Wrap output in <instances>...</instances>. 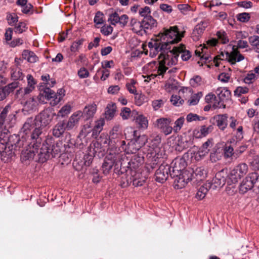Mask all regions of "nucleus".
Segmentation results:
<instances>
[{
    "label": "nucleus",
    "instance_id": "obj_1",
    "mask_svg": "<svg viewBox=\"0 0 259 259\" xmlns=\"http://www.w3.org/2000/svg\"><path fill=\"white\" fill-rule=\"evenodd\" d=\"M53 115L50 110L46 109L36 116L34 119L32 117L27 118L21 128V133L26 136L30 135V139L41 140L42 130L50 123Z\"/></svg>",
    "mask_w": 259,
    "mask_h": 259
},
{
    "label": "nucleus",
    "instance_id": "obj_2",
    "mask_svg": "<svg viewBox=\"0 0 259 259\" xmlns=\"http://www.w3.org/2000/svg\"><path fill=\"white\" fill-rule=\"evenodd\" d=\"M0 135V156L2 161L5 162L15 155V151L24 145V141L20 139L19 136L14 135L9 138L8 134L1 133Z\"/></svg>",
    "mask_w": 259,
    "mask_h": 259
},
{
    "label": "nucleus",
    "instance_id": "obj_3",
    "mask_svg": "<svg viewBox=\"0 0 259 259\" xmlns=\"http://www.w3.org/2000/svg\"><path fill=\"white\" fill-rule=\"evenodd\" d=\"M129 165L127 166H123V163L120 159L117 160L115 164L114 171L118 175L126 173L127 183H132L135 187L141 186L145 182V178L142 177L140 172L133 170Z\"/></svg>",
    "mask_w": 259,
    "mask_h": 259
},
{
    "label": "nucleus",
    "instance_id": "obj_4",
    "mask_svg": "<svg viewBox=\"0 0 259 259\" xmlns=\"http://www.w3.org/2000/svg\"><path fill=\"white\" fill-rule=\"evenodd\" d=\"M179 54L177 53L176 49L174 47L171 50L165 51L161 52L158 56L159 66L157 72L159 75L163 76L164 73L168 69L166 65L169 66L177 64Z\"/></svg>",
    "mask_w": 259,
    "mask_h": 259
},
{
    "label": "nucleus",
    "instance_id": "obj_5",
    "mask_svg": "<svg viewBox=\"0 0 259 259\" xmlns=\"http://www.w3.org/2000/svg\"><path fill=\"white\" fill-rule=\"evenodd\" d=\"M206 175V170L202 167H197L195 170L189 168V170L183 172L182 178L177 179L175 181V188L180 189L184 188L192 179L196 178L197 181L202 180Z\"/></svg>",
    "mask_w": 259,
    "mask_h": 259
},
{
    "label": "nucleus",
    "instance_id": "obj_6",
    "mask_svg": "<svg viewBox=\"0 0 259 259\" xmlns=\"http://www.w3.org/2000/svg\"><path fill=\"white\" fill-rule=\"evenodd\" d=\"M183 36V34L179 32L177 26L164 28L163 32L159 33L157 36L163 44H164L167 51L171 49L170 45L178 43Z\"/></svg>",
    "mask_w": 259,
    "mask_h": 259
},
{
    "label": "nucleus",
    "instance_id": "obj_7",
    "mask_svg": "<svg viewBox=\"0 0 259 259\" xmlns=\"http://www.w3.org/2000/svg\"><path fill=\"white\" fill-rule=\"evenodd\" d=\"M26 137L22 136V139L24 138L27 139L28 141L31 142H26V149L22 151L21 155V159L22 161L26 160H30L33 159L36 156V151L37 150V147L39 146L41 140H34L30 139V135H27Z\"/></svg>",
    "mask_w": 259,
    "mask_h": 259
},
{
    "label": "nucleus",
    "instance_id": "obj_8",
    "mask_svg": "<svg viewBox=\"0 0 259 259\" xmlns=\"http://www.w3.org/2000/svg\"><path fill=\"white\" fill-rule=\"evenodd\" d=\"M187 166V162L184 158H176L171 163L170 177L174 179V187H175V181L177 179L183 177V172L185 170H189V168L185 169Z\"/></svg>",
    "mask_w": 259,
    "mask_h": 259
},
{
    "label": "nucleus",
    "instance_id": "obj_9",
    "mask_svg": "<svg viewBox=\"0 0 259 259\" xmlns=\"http://www.w3.org/2000/svg\"><path fill=\"white\" fill-rule=\"evenodd\" d=\"M121 156L119 153H109L105 157L102 166V170L105 175H107L110 172L112 167H115V164L117 160L120 159Z\"/></svg>",
    "mask_w": 259,
    "mask_h": 259
},
{
    "label": "nucleus",
    "instance_id": "obj_10",
    "mask_svg": "<svg viewBox=\"0 0 259 259\" xmlns=\"http://www.w3.org/2000/svg\"><path fill=\"white\" fill-rule=\"evenodd\" d=\"M228 177V173L227 169H223L218 171L212 179L211 182H207L211 185V188L215 189L218 188L222 187L225 184L227 183Z\"/></svg>",
    "mask_w": 259,
    "mask_h": 259
},
{
    "label": "nucleus",
    "instance_id": "obj_11",
    "mask_svg": "<svg viewBox=\"0 0 259 259\" xmlns=\"http://www.w3.org/2000/svg\"><path fill=\"white\" fill-rule=\"evenodd\" d=\"M171 166L168 164H161L155 173V180L159 183H164L170 176Z\"/></svg>",
    "mask_w": 259,
    "mask_h": 259
},
{
    "label": "nucleus",
    "instance_id": "obj_12",
    "mask_svg": "<svg viewBox=\"0 0 259 259\" xmlns=\"http://www.w3.org/2000/svg\"><path fill=\"white\" fill-rule=\"evenodd\" d=\"M225 55V59L227 60L232 65H234L237 62H240L244 59V56L239 53L235 46H233L231 52H226L225 54L222 52L219 56L224 57Z\"/></svg>",
    "mask_w": 259,
    "mask_h": 259
},
{
    "label": "nucleus",
    "instance_id": "obj_13",
    "mask_svg": "<svg viewBox=\"0 0 259 259\" xmlns=\"http://www.w3.org/2000/svg\"><path fill=\"white\" fill-rule=\"evenodd\" d=\"M171 120L169 118H160L157 119L154 123L155 126L161 130L165 135L171 133L172 127L170 126Z\"/></svg>",
    "mask_w": 259,
    "mask_h": 259
},
{
    "label": "nucleus",
    "instance_id": "obj_14",
    "mask_svg": "<svg viewBox=\"0 0 259 259\" xmlns=\"http://www.w3.org/2000/svg\"><path fill=\"white\" fill-rule=\"evenodd\" d=\"M50 147L49 146V143L46 141L44 143L39 149V151L37 149L36 153H37L36 160H38L39 162L44 163L48 160L51 157L50 154Z\"/></svg>",
    "mask_w": 259,
    "mask_h": 259
},
{
    "label": "nucleus",
    "instance_id": "obj_15",
    "mask_svg": "<svg viewBox=\"0 0 259 259\" xmlns=\"http://www.w3.org/2000/svg\"><path fill=\"white\" fill-rule=\"evenodd\" d=\"M216 94L219 97L220 101L218 102L217 104L215 103L213 105V107L214 109L217 108H225V105H224L222 102L226 101L230 98L231 96V92L225 88H219L217 90Z\"/></svg>",
    "mask_w": 259,
    "mask_h": 259
},
{
    "label": "nucleus",
    "instance_id": "obj_16",
    "mask_svg": "<svg viewBox=\"0 0 259 259\" xmlns=\"http://www.w3.org/2000/svg\"><path fill=\"white\" fill-rule=\"evenodd\" d=\"M148 46L150 49V55L152 57L156 56L159 52L161 53L167 51L164 44H163L159 37L157 36L156 40L149 42Z\"/></svg>",
    "mask_w": 259,
    "mask_h": 259
},
{
    "label": "nucleus",
    "instance_id": "obj_17",
    "mask_svg": "<svg viewBox=\"0 0 259 259\" xmlns=\"http://www.w3.org/2000/svg\"><path fill=\"white\" fill-rule=\"evenodd\" d=\"M41 94L45 96L48 100L52 99V100L50 102L52 106L57 105L63 98L61 96H58L56 93L49 88H46Z\"/></svg>",
    "mask_w": 259,
    "mask_h": 259
},
{
    "label": "nucleus",
    "instance_id": "obj_18",
    "mask_svg": "<svg viewBox=\"0 0 259 259\" xmlns=\"http://www.w3.org/2000/svg\"><path fill=\"white\" fill-rule=\"evenodd\" d=\"M213 146V140L209 139L205 143L203 144L202 146L199 148L195 155V158L197 160L201 159L202 157L205 156L209 152V148Z\"/></svg>",
    "mask_w": 259,
    "mask_h": 259
},
{
    "label": "nucleus",
    "instance_id": "obj_19",
    "mask_svg": "<svg viewBox=\"0 0 259 259\" xmlns=\"http://www.w3.org/2000/svg\"><path fill=\"white\" fill-rule=\"evenodd\" d=\"M207 26V23L204 21H202L196 25L191 35L194 41H196L199 39Z\"/></svg>",
    "mask_w": 259,
    "mask_h": 259
},
{
    "label": "nucleus",
    "instance_id": "obj_20",
    "mask_svg": "<svg viewBox=\"0 0 259 259\" xmlns=\"http://www.w3.org/2000/svg\"><path fill=\"white\" fill-rule=\"evenodd\" d=\"M82 112L78 111L74 113L69 118L68 121L66 122V130H70L78 123L80 118L82 116Z\"/></svg>",
    "mask_w": 259,
    "mask_h": 259
},
{
    "label": "nucleus",
    "instance_id": "obj_21",
    "mask_svg": "<svg viewBox=\"0 0 259 259\" xmlns=\"http://www.w3.org/2000/svg\"><path fill=\"white\" fill-rule=\"evenodd\" d=\"M97 110V106L95 104H92L85 106L82 112L83 118L85 120H90L92 118Z\"/></svg>",
    "mask_w": 259,
    "mask_h": 259
},
{
    "label": "nucleus",
    "instance_id": "obj_22",
    "mask_svg": "<svg viewBox=\"0 0 259 259\" xmlns=\"http://www.w3.org/2000/svg\"><path fill=\"white\" fill-rule=\"evenodd\" d=\"M65 125L66 122L65 120L60 121L57 123L52 130L53 135L57 138L60 137L66 129Z\"/></svg>",
    "mask_w": 259,
    "mask_h": 259
},
{
    "label": "nucleus",
    "instance_id": "obj_23",
    "mask_svg": "<svg viewBox=\"0 0 259 259\" xmlns=\"http://www.w3.org/2000/svg\"><path fill=\"white\" fill-rule=\"evenodd\" d=\"M143 29L145 32L147 29H152L157 26V21L151 16L144 18L142 20Z\"/></svg>",
    "mask_w": 259,
    "mask_h": 259
},
{
    "label": "nucleus",
    "instance_id": "obj_24",
    "mask_svg": "<svg viewBox=\"0 0 259 259\" xmlns=\"http://www.w3.org/2000/svg\"><path fill=\"white\" fill-rule=\"evenodd\" d=\"M227 114H219L214 116L213 119L217 122V125L219 128L224 131L227 127Z\"/></svg>",
    "mask_w": 259,
    "mask_h": 259
},
{
    "label": "nucleus",
    "instance_id": "obj_25",
    "mask_svg": "<svg viewBox=\"0 0 259 259\" xmlns=\"http://www.w3.org/2000/svg\"><path fill=\"white\" fill-rule=\"evenodd\" d=\"M132 132L133 136V138L132 139L133 140V141L137 144V146L140 149L147 142L146 137L144 135H138L136 131H133Z\"/></svg>",
    "mask_w": 259,
    "mask_h": 259
},
{
    "label": "nucleus",
    "instance_id": "obj_26",
    "mask_svg": "<svg viewBox=\"0 0 259 259\" xmlns=\"http://www.w3.org/2000/svg\"><path fill=\"white\" fill-rule=\"evenodd\" d=\"M174 47L176 49V51H177V53H178L179 55L180 53L182 54L181 58L183 61H186L191 58V54L189 51L185 49V45L181 44L179 46H175Z\"/></svg>",
    "mask_w": 259,
    "mask_h": 259
},
{
    "label": "nucleus",
    "instance_id": "obj_27",
    "mask_svg": "<svg viewBox=\"0 0 259 259\" xmlns=\"http://www.w3.org/2000/svg\"><path fill=\"white\" fill-rule=\"evenodd\" d=\"M116 110V106L115 103L108 104L105 108V117L107 120L112 119L115 115Z\"/></svg>",
    "mask_w": 259,
    "mask_h": 259
},
{
    "label": "nucleus",
    "instance_id": "obj_28",
    "mask_svg": "<svg viewBox=\"0 0 259 259\" xmlns=\"http://www.w3.org/2000/svg\"><path fill=\"white\" fill-rule=\"evenodd\" d=\"M248 179L249 178L247 176L240 184L239 188L240 193H245L253 187L252 182H251V181Z\"/></svg>",
    "mask_w": 259,
    "mask_h": 259
},
{
    "label": "nucleus",
    "instance_id": "obj_29",
    "mask_svg": "<svg viewBox=\"0 0 259 259\" xmlns=\"http://www.w3.org/2000/svg\"><path fill=\"white\" fill-rule=\"evenodd\" d=\"M210 189H211V185L209 183H206L198 189L196 197L199 200L203 199Z\"/></svg>",
    "mask_w": 259,
    "mask_h": 259
},
{
    "label": "nucleus",
    "instance_id": "obj_30",
    "mask_svg": "<svg viewBox=\"0 0 259 259\" xmlns=\"http://www.w3.org/2000/svg\"><path fill=\"white\" fill-rule=\"evenodd\" d=\"M144 161V157L139 154L134 155L130 161L127 162V165L133 167L135 169L139 166Z\"/></svg>",
    "mask_w": 259,
    "mask_h": 259
},
{
    "label": "nucleus",
    "instance_id": "obj_31",
    "mask_svg": "<svg viewBox=\"0 0 259 259\" xmlns=\"http://www.w3.org/2000/svg\"><path fill=\"white\" fill-rule=\"evenodd\" d=\"M19 85V82L17 81H14L13 82L8 84L5 87H1L3 90L6 97L7 98L9 95L13 93L14 90L17 89Z\"/></svg>",
    "mask_w": 259,
    "mask_h": 259
},
{
    "label": "nucleus",
    "instance_id": "obj_32",
    "mask_svg": "<svg viewBox=\"0 0 259 259\" xmlns=\"http://www.w3.org/2000/svg\"><path fill=\"white\" fill-rule=\"evenodd\" d=\"M234 168L231 170L228 177L227 184L228 185H231L232 184L236 183L238 180L242 178Z\"/></svg>",
    "mask_w": 259,
    "mask_h": 259
},
{
    "label": "nucleus",
    "instance_id": "obj_33",
    "mask_svg": "<svg viewBox=\"0 0 259 259\" xmlns=\"http://www.w3.org/2000/svg\"><path fill=\"white\" fill-rule=\"evenodd\" d=\"M22 55L23 59L27 60L28 62L30 63H34L37 60V57L35 54L33 52L28 50H24Z\"/></svg>",
    "mask_w": 259,
    "mask_h": 259
},
{
    "label": "nucleus",
    "instance_id": "obj_34",
    "mask_svg": "<svg viewBox=\"0 0 259 259\" xmlns=\"http://www.w3.org/2000/svg\"><path fill=\"white\" fill-rule=\"evenodd\" d=\"M139 149L133 140L131 139L127 146H125L124 151L126 154H134L136 153Z\"/></svg>",
    "mask_w": 259,
    "mask_h": 259
},
{
    "label": "nucleus",
    "instance_id": "obj_35",
    "mask_svg": "<svg viewBox=\"0 0 259 259\" xmlns=\"http://www.w3.org/2000/svg\"><path fill=\"white\" fill-rule=\"evenodd\" d=\"M117 135L113 134L111 137H109V145L110 146H115L118 142L119 143V145H120V147L122 148L123 150L124 151V149L126 145L125 142L124 141H119L118 140H115L118 137H117Z\"/></svg>",
    "mask_w": 259,
    "mask_h": 259
},
{
    "label": "nucleus",
    "instance_id": "obj_36",
    "mask_svg": "<svg viewBox=\"0 0 259 259\" xmlns=\"http://www.w3.org/2000/svg\"><path fill=\"white\" fill-rule=\"evenodd\" d=\"M136 122L138 125L139 127L146 128L148 127V121L147 118L142 115H138L136 119Z\"/></svg>",
    "mask_w": 259,
    "mask_h": 259
},
{
    "label": "nucleus",
    "instance_id": "obj_37",
    "mask_svg": "<svg viewBox=\"0 0 259 259\" xmlns=\"http://www.w3.org/2000/svg\"><path fill=\"white\" fill-rule=\"evenodd\" d=\"M50 147V154L52 157L57 156L61 152V148L58 143L52 144L51 140L48 141Z\"/></svg>",
    "mask_w": 259,
    "mask_h": 259
},
{
    "label": "nucleus",
    "instance_id": "obj_38",
    "mask_svg": "<svg viewBox=\"0 0 259 259\" xmlns=\"http://www.w3.org/2000/svg\"><path fill=\"white\" fill-rule=\"evenodd\" d=\"M11 74L12 78L15 80L18 79L22 80L23 78V74L20 68H12L11 70Z\"/></svg>",
    "mask_w": 259,
    "mask_h": 259
},
{
    "label": "nucleus",
    "instance_id": "obj_39",
    "mask_svg": "<svg viewBox=\"0 0 259 259\" xmlns=\"http://www.w3.org/2000/svg\"><path fill=\"white\" fill-rule=\"evenodd\" d=\"M234 169L243 177L248 171V166L245 163H241L235 166Z\"/></svg>",
    "mask_w": 259,
    "mask_h": 259
},
{
    "label": "nucleus",
    "instance_id": "obj_40",
    "mask_svg": "<svg viewBox=\"0 0 259 259\" xmlns=\"http://www.w3.org/2000/svg\"><path fill=\"white\" fill-rule=\"evenodd\" d=\"M92 130V126L91 125V123H87L84 124L80 132L78 137L80 138H85L87 137L90 133H91V131Z\"/></svg>",
    "mask_w": 259,
    "mask_h": 259
},
{
    "label": "nucleus",
    "instance_id": "obj_41",
    "mask_svg": "<svg viewBox=\"0 0 259 259\" xmlns=\"http://www.w3.org/2000/svg\"><path fill=\"white\" fill-rule=\"evenodd\" d=\"M71 111V106L65 105L63 106L57 113V116L64 117L67 115Z\"/></svg>",
    "mask_w": 259,
    "mask_h": 259
},
{
    "label": "nucleus",
    "instance_id": "obj_42",
    "mask_svg": "<svg viewBox=\"0 0 259 259\" xmlns=\"http://www.w3.org/2000/svg\"><path fill=\"white\" fill-rule=\"evenodd\" d=\"M202 93L200 92L192 96L190 99L188 101V104L189 105H196L200 99V98L202 97Z\"/></svg>",
    "mask_w": 259,
    "mask_h": 259
},
{
    "label": "nucleus",
    "instance_id": "obj_43",
    "mask_svg": "<svg viewBox=\"0 0 259 259\" xmlns=\"http://www.w3.org/2000/svg\"><path fill=\"white\" fill-rule=\"evenodd\" d=\"M170 102L174 105L179 106L184 103V100L179 96L172 95L170 99Z\"/></svg>",
    "mask_w": 259,
    "mask_h": 259
},
{
    "label": "nucleus",
    "instance_id": "obj_44",
    "mask_svg": "<svg viewBox=\"0 0 259 259\" xmlns=\"http://www.w3.org/2000/svg\"><path fill=\"white\" fill-rule=\"evenodd\" d=\"M247 177L249 178V180L251 181V182L253 183V187L256 184H258L259 186V174L257 172H252L249 174Z\"/></svg>",
    "mask_w": 259,
    "mask_h": 259
},
{
    "label": "nucleus",
    "instance_id": "obj_45",
    "mask_svg": "<svg viewBox=\"0 0 259 259\" xmlns=\"http://www.w3.org/2000/svg\"><path fill=\"white\" fill-rule=\"evenodd\" d=\"M120 18L117 12H114L109 15L108 21L110 22L112 25H115L116 24L118 23Z\"/></svg>",
    "mask_w": 259,
    "mask_h": 259
},
{
    "label": "nucleus",
    "instance_id": "obj_46",
    "mask_svg": "<svg viewBox=\"0 0 259 259\" xmlns=\"http://www.w3.org/2000/svg\"><path fill=\"white\" fill-rule=\"evenodd\" d=\"M233 147L231 145H228V143L226 144L224 147V156L226 157H230L233 154Z\"/></svg>",
    "mask_w": 259,
    "mask_h": 259
},
{
    "label": "nucleus",
    "instance_id": "obj_47",
    "mask_svg": "<svg viewBox=\"0 0 259 259\" xmlns=\"http://www.w3.org/2000/svg\"><path fill=\"white\" fill-rule=\"evenodd\" d=\"M185 120V118L184 117H181L179 118H178L175 122V125L174 127L172 128V130L174 129V131L175 132H178L181 127H182L184 122Z\"/></svg>",
    "mask_w": 259,
    "mask_h": 259
},
{
    "label": "nucleus",
    "instance_id": "obj_48",
    "mask_svg": "<svg viewBox=\"0 0 259 259\" xmlns=\"http://www.w3.org/2000/svg\"><path fill=\"white\" fill-rule=\"evenodd\" d=\"M7 19L10 25L14 26L18 21V17L15 14H10L7 15Z\"/></svg>",
    "mask_w": 259,
    "mask_h": 259
},
{
    "label": "nucleus",
    "instance_id": "obj_49",
    "mask_svg": "<svg viewBox=\"0 0 259 259\" xmlns=\"http://www.w3.org/2000/svg\"><path fill=\"white\" fill-rule=\"evenodd\" d=\"M202 79L199 75H196L190 80V83L193 87L196 88L201 84Z\"/></svg>",
    "mask_w": 259,
    "mask_h": 259
},
{
    "label": "nucleus",
    "instance_id": "obj_50",
    "mask_svg": "<svg viewBox=\"0 0 259 259\" xmlns=\"http://www.w3.org/2000/svg\"><path fill=\"white\" fill-rule=\"evenodd\" d=\"M139 14L141 17L146 18V17L150 16L151 9L148 6H145L144 8H141L139 11Z\"/></svg>",
    "mask_w": 259,
    "mask_h": 259
},
{
    "label": "nucleus",
    "instance_id": "obj_51",
    "mask_svg": "<svg viewBox=\"0 0 259 259\" xmlns=\"http://www.w3.org/2000/svg\"><path fill=\"white\" fill-rule=\"evenodd\" d=\"M250 15L247 13H242L237 15V20L241 22H248L250 19Z\"/></svg>",
    "mask_w": 259,
    "mask_h": 259
},
{
    "label": "nucleus",
    "instance_id": "obj_52",
    "mask_svg": "<svg viewBox=\"0 0 259 259\" xmlns=\"http://www.w3.org/2000/svg\"><path fill=\"white\" fill-rule=\"evenodd\" d=\"M177 8L184 15L187 14L191 11V7L188 4H179L177 5Z\"/></svg>",
    "mask_w": 259,
    "mask_h": 259
},
{
    "label": "nucleus",
    "instance_id": "obj_53",
    "mask_svg": "<svg viewBox=\"0 0 259 259\" xmlns=\"http://www.w3.org/2000/svg\"><path fill=\"white\" fill-rule=\"evenodd\" d=\"M135 103L138 106H141L144 102L145 96L142 94L136 93L135 94Z\"/></svg>",
    "mask_w": 259,
    "mask_h": 259
},
{
    "label": "nucleus",
    "instance_id": "obj_54",
    "mask_svg": "<svg viewBox=\"0 0 259 259\" xmlns=\"http://www.w3.org/2000/svg\"><path fill=\"white\" fill-rule=\"evenodd\" d=\"M217 35L218 38L221 40L223 44H225L229 42V39L227 38V34L225 31H218L217 33Z\"/></svg>",
    "mask_w": 259,
    "mask_h": 259
},
{
    "label": "nucleus",
    "instance_id": "obj_55",
    "mask_svg": "<svg viewBox=\"0 0 259 259\" xmlns=\"http://www.w3.org/2000/svg\"><path fill=\"white\" fill-rule=\"evenodd\" d=\"M248 89L247 87H238L234 91V95L239 97L241 94L248 93Z\"/></svg>",
    "mask_w": 259,
    "mask_h": 259
},
{
    "label": "nucleus",
    "instance_id": "obj_56",
    "mask_svg": "<svg viewBox=\"0 0 259 259\" xmlns=\"http://www.w3.org/2000/svg\"><path fill=\"white\" fill-rule=\"evenodd\" d=\"M131 114V110L129 108L124 107L122 108L120 113V116L123 119H127Z\"/></svg>",
    "mask_w": 259,
    "mask_h": 259
},
{
    "label": "nucleus",
    "instance_id": "obj_57",
    "mask_svg": "<svg viewBox=\"0 0 259 259\" xmlns=\"http://www.w3.org/2000/svg\"><path fill=\"white\" fill-rule=\"evenodd\" d=\"M213 129V127L212 125H209L208 126L203 125L201 126L200 128V133L202 136H206L210 132H212Z\"/></svg>",
    "mask_w": 259,
    "mask_h": 259
},
{
    "label": "nucleus",
    "instance_id": "obj_58",
    "mask_svg": "<svg viewBox=\"0 0 259 259\" xmlns=\"http://www.w3.org/2000/svg\"><path fill=\"white\" fill-rule=\"evenodd\" d=\"M164 101L162 99L154 100L152 105L154 110L156 111L161 108L164 104Z\"/></svg>",
    "mask_w": 259,
    "mask_h": 259
},
{
    "label": "nucleus",
    "instance_id": "obj_59",
    "mask_svg": "<svg viewBox=\"0 0 259 259\" xmlns=\"http://www.w3.org/2000/svg\"><path fill=\"white\" fill-rule=\"evenodd\" d=\"M103 14L101 12L98 11L96 14L94 21L97 24H102L103 23Z\"/></svg>",
    "mask_w": 259,
    "mask_h": 259
},
{
    "label": "nucleus",
    "instance_id": "obj_60",
    "mask_svg": "<svg viewBox=\"0 0 259 259\" xmlns=\"http://www.w3.org/2000/svg\"><path fill=\"white\" fill-rule=\"evenodd\" d=\"M26 24L23 22H20L17 26L15 27V32L21 33L26 29Z\"/></svg>",
    "mask_w": 259,
    "mask_h": 259
},
{
    "label": "nucleus",
    "instance_id": "obj_61",
    "mask_svg": "<svg viewBox=\"0 0 259 259\" xmlns=\"http://www.w3.org/2000/svg\"><path fill=\"white\" fill-rule=\"evenodd\" d=\"M113 27L110 25L103 26L101 28V32L105 35H109L112 33L113 31Z\"/></svg>",
    "mask_w": 259,
    "mask_h": 259
},
{
    "label": "nucleus",
    "instance_id": "obj_62",
    "mask_svg": "<svg viewBox=\"0 0 259 259\" xmlns=\"http://www.w3.org/2000/svg\"><path fill=\"white\" fill-rule=\"evenodd\" d=\"M249 41L250 44L254 47H259V36L257 35H254L249 38Z\"/></svg>",
    "mask_w": 259,
    "mask_h": 259
},
{
    "label": "nucleus",
    "instance_id": "obj_63",
    "mask_svg": "<svg viewBox=\"0 0 259 259\" xmlns=\"http://www.w3.org/2000/svg\"><path fill=\"white\" fill-rule=\"evenodd\" d=\"M256 75L253 73H249L247 74L246 77L244 78V82L245 83L250 84L252 82V81L255 79Z\"/></svg>",
    "mask_w": 259,
    "mask_h": 259
},
{
    "label": "nucleus",
    "instance_id": "obj_64",
    "mask_svg": "<svg viewBox=\"0 0 259 259\" xmlns=\"http://www.w3.org/2000/svg\"><path fill=\"white\" fill-rule=\"evenodd\" d=\"M100 73L102 74V76L101 77V79L102 80H105L109 76V71L108 69L101 70L99 69L97 71L96 75L100 74Z\"/></svg>",
    "mask_w": 259,
    "mask_h": 259
}]
</instances>
